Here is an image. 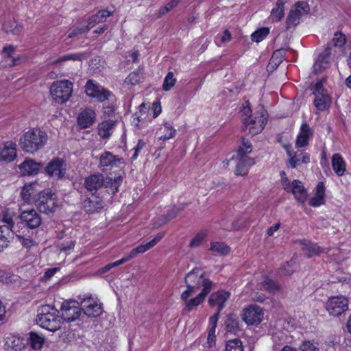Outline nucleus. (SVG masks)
<instances>
[{"label": "nucleus", "instance_id": "38", "mask_svg": "<svg viewBox=\"0 0 351 351\" xmlns=\"http://www.w3.org/2000/svg\"><path fill=\"white\" fill-rule=\"evenodd\" d=\"M261 285L265 291L271 294H276L280 289V285L277 282L267 277L264 279Z\"/></svg>", "mask_w": 351, "mask_h": 351}, {"label": "nucleus", "instance_id": "45", "mask_svg": "<svg viewBox=\"0 0 351 351\" xmlns=\"http://www.w3.org/2000/svg\"><path fill=\"white\" fill-rule=\"evenodd\" d=\"M29 341L31 346L35 349H40L44 343V337L38 335L36 332H29Z\"/></svg>", "mask_w": 351, "mask_h": 351}, {"label": "nucleus", "instance_id": "20", "mask_svg": "<svg viewBox=\"0 0 351 351\" xmlns=\"http://www.w3.org/2000/svg\"><path fill=\"white\" fill-rule=\"evenodd\" d=\"M332 55V47H326L324 51L319 56L313 65L315 73H321L330 66V56Z\"/></svg>", "mask_w": 351, "mask_h": 351}, {"label": "nucleus", "instance_id": "31", "mask_svg": "<svg viewBox=\"0 0 351 351\" xmlns=\"http://www.w3.org/2000/svg\"><path fill=\"white\" fill-rule=\"evenodd\" d=\"M12 232L8 226H0V252L8 246L12 239Z\"/></svg>", "mask_w": 351, "mask_h": 351}, {"label": "nucleus", "instance_id": "60", "mask_svg": "<svg viewBox=\"0 0 351 351\" xmlns=\"http://www.w3.org/2000/svg\"><path fill=\"white\" fill-rule=\"evenodd\" d=\"M324 93H328V92L326 89L324 88L322 81L320 80V81L317 82L314 86L313 95H316L322 94Z\"/></svg>", "mask_w": 351, "mask_h": 351}, {"label": "nucleus", "instance_id": "56", "mask_svg": "<svg viewBox=\"0 0 351 351\" xmlns=\"http://www.w3.org/2000/svg\"><path fill=\"white\" fill-rule=\"evenodd\" d=\"M279 272L282 275L290 276L293 274V269L289 262L285 263L279 269Z\"/></svg>", "mask_w": 351, "mask_h": 351}, {"label": "nucleus", "instance_id": "44", "mask_svg": "<svg viewBox=\"0 0 351 351\" xmlns=\"http://www.w3.org/2000/svg\"><path fill=\"white\" fill-rule=\"evenodd\" d=\"M143 79V73L141 70H136L131 73L125 79V82L131 85H136Z\"/></svg>", "mask_w": 351, "mask_h": 351}, {"label": "nucleus", "instance_id": "11", "mask_svg": "<svg viewBox=\"0 0 351 351\" xmlns=\"http://www.w3.org/2000/svg\"><path fill=\"white\" fill-rule=\"evenodd\" d=\"M263 309L256 305H251L243 310L242 319L247 325H258L263 318Z\"/></svg>", "mask_w": 351, "mask_h": 351}, {"label": "nucleus", "instance_id": "16", "mask_svg": "<svg viewBox=\"0 0 351 351\" xmlns=\"http://www.w3.org/2000/svg\"><path fill=\"white\" fill-rule=\"evenodd\" d=\"M104 184V177L101 173L93 174L87 177L84 180V187L90 191L92 195H95L96 192Z\"/></svg>", "mask_w": 351, "mask_h": 351}, {"label": "nucleus", "instance_id": "41", "mask_svg": "<svg viewBox=\"0 0 351 351\" xmlns=\"http://www.w3.org/2000/svg\"><path fill=\"white\" fill-rule=\"evenodd\" d=\"M285 50L279 49L276 50L270 59L269 66L271 67H277L285 59Z\"/></svg>", "mask_w": 351, "mask_h": 351}, {"label": "nucleus", "instance_id": "17", "mask_svg": "<svg viewBox=\"0 0 351 351\" xmlns=\"http://www.w3.org/2000/svg\"><path fill=\"white\" fill-rule=\"evenodd\" d=\"M95 112L90 108H87L80 112L77 117V124L81 129L89 128L95 123Z\"/></svg>", "mask_w": 351, "mask_h": 351}, {"label": "nucleus", "instance_id": "25", "mask_svg": "<svg viewBox=\"0 0 351 351\" xmlns=\"http://www.w3.org/2000/svg\"><path fill=\"white\" fill-rule=\"evenodd\" d=\"M16 156V144L12 141L6 142L3 148H0V160L11 162Z\"/></svg>", "mask_w": 351, "mask_h": 351}, {"label": "nucleus", "instance_id": "49", "mask_svg": "<svg viewBox=\"0 0 351 351\" xmlns=\"http://www.w3.org/2000/svg\"><path fill=\"white\" fill-rule=\"evenodd\" d=\"M176 83V79L173 77V73L170 71L165 77L162 89L165 91H169L175 86Z\"/></svg>", "mask_w": 351, "mask_h": 351}, {"label": "nucleus", "instance_id": "4", "mask_svg": "<svg viewBox=\"0 0 351 351\" xmlns=\"http://www.w3.org/2000/svg\"><path fill=\"white\" fill-rule=\"evenodd\" d=\"M37 209L43 213L50 214L56 211L58 207V199L51 189H45L38 193L34 200Z\"/></svg>", "mask_w": 351, "mask_h": 351}, {"label": "nucleus", "instance_id": "47", "mask_svg": "<svg viewBox=\"0 0 351 351\" xmlns=\"http://www.w3.org/2000/svg\"><path fill=\"white\" fill-rule=\"evenodd\" d=\"M269 33V29L262 27L255 31L251 36L252 41L259 43L262 41Z\"/></svg>", "mask_w": 351, "mask_h": 351}, {"label": "nucleus", "instance_id": "36", "mask_svg": "<svg viewBox=\"0 0 351 351\" xmlns=\"http://www.w3.org/2000/svg\"><path fill=\"white\" fill-rule=\"evenodd\" d=\"M112 13L107 10H99L95 14L91 16L88 19V24L92 25L93 27L97 23H103L106 21V18L110 16Z\"/></svg>", "mask_w": 351, "mask_h": 351}, {"label": "nucleus", "instance_id": "58", "mask_svg": "<svg viewBox=\"0 0 351 351\" xmlns=\"http://www.w3.org/2000/svg\"><path fill=\"white\" fill-rule=\"evenodd\" d=\"M126 263L125 261V259L124 258V257H123L120 260H118L114 263H109L107 265H106L104 268H103V271L104 272H106L108 271H109L111 268L114 267H117V266H119L121 264H123Z\"/></svg>", "mask_w": 351, "mask_h": 351}, {"label": "nucleus", "instance_id": "48", "mask_svg": "<svg viewBox=\"0 0 351 351\" xmlns=\"http://www.w3.org/2000/svg\"><path fill=\"white\" fill-rule=\"evenodd\" d=\"M230 247L224 243L215 242L211 243L210 250L216 252L221 254H227L230 252Z\"/></svg>", "mask_w": 351, "mask_h": 351}, {"label": "nucleus", "instance_id": "7", "mask_svg": "<svg viewBox=\"0 0 351 351\" xmlns=\"http://www.w3.org/2000/svg\"><path fill=\"white\" fill-rule=\"evenodd\" d=\"M85 92L88 97L96 98L100 102L108 100L112 94L111 92L93 80L87 81L85 85Z\"/></svg>", "mask_w": 351, "mask_h": 351}, {"label": "nucleus", "instance_id": "23", "mask_svg": "<svg viewBox=\"0 0 351 351\" xmlns=\"http://www.w3.org/2000/svg\"><path fill=\"white\" fill-rule=\"evenodd\" d=\"M310 162V156L308 153L302 150H298L293 152L289 156L288 165L292 169H295L300 163L308 164Z\"/></svg>", "mask_w": 351, "mask_h": 351}, {"label": "nucleus", "instance_id": "5", "mask_svg": "<svg viewBox=\"0 0 351 351\" xmlns=\"http://www.w3.org/2000/svg\"><path fill=\"white\" fill-rule=\"evenodd\" d=\"M53 99L59 104L65 103L73 93V83L64 80L53 82L50 88Z\"/></svg>", "mask_w": 351, "mask_h": 351}, {"label": "nucleus", "instance_id": "15", "mask_svg": "<svg viewBox=\"0 0 351 351\" xmlns=\"http://www.w3.org/2000/svg\"><path fill=\"white\" fill-rule=\"evenodd\" d=\"M165 236L164 232L158 233L156 237L149 242L145 244H141L134 248L128 254L124 256L125 261L128 262L130 260L134 258L138 254L144 253L148 250L155 246Z\"/></svg>", "mask_w": 351, "mask_h": 351}, {"label": "nucleus", "instance_id": "33", "mask_svg": "<svg viewBox=\"0 0 351 351\" xmlns=\"http://www.w3.org/2000/svg\"><path fill=\"white\" fill-rule=\"evenodd\" d=\"M115 122L108 120L101 122L98 125V134L103 138H108L110 136V130L114 126Z\"/></svg>", "mask_w": 351, "mask_h": 351}, {"label": "nucleus", "instance_id": "18", "mask_svg": "<svg viewBox=\"0 0 351 351\" xmlns=\"http://www.w3.org/2000/svg\"><path fill=\"white\" fill-rule=\"evenodd\" d=\"M104 205V202L102 199L95 195H92L90 197L86 198L82 203L84 211L88 213L99 212L103 208Z\"/></svg>", "mask_w": 351, "mask_h": 351}, {"label": "nucleus", "instance_id": "59", "mask_svg": "<svg viewBox=\"0 0 351 351\" xmlns=\"http://www.w3.org/2000/svg\"><path fill=\"white\" fill-rule=\"evenodd\" d=\"M126 263L125 261V259L124 258V257H123L120 260H118L114 263H109L107 265H106L104 268H103V271L104 272H106L108 271H109L111 268L114 267H117V266H119L121 264H123Z\"/></svg>", "mask_w": 351, "mask_h": 351}, {"label": "nucleus", "instance_id": "14", "mask_svg": "<svg viewBox=\"0 0 351 351\" xmlns=\"http://www.w3.org/2000/svg\"><path fill=\"white\" fill-rule=\"evenodd\" d=\"M20 219L22 223L30 229L39 227L42 222L40 215L34 209L23 211L20 215Z\"/></svg>", "mask_w": 351, "mask_h": 351}, {"label": "nucleus", "instance_id": "32", "mask_svg": "<svg viewBox=\"0 0 351 351\" xmlns=\"http://www.w3.org/2000/svg\"><path fill=\"white\" fill-rule=\"evenodd\" d=\"M287 0H277L276 7L271 11L270 17L273 21H280L285 15L284 5Z\"/></svg>", "mask_w": 351, "mask_h": 351}, {"label": "nucleus", "instance_id": "12", "mask_svg": "<svg viewBox=\"0 0 351 351\" xmlns=\"http://www.w3.org/2000/svg\"><path fill=\"white\" fill-rule=\"evenodd\" d=\"M123 164L124 160L122 158L113 155L110 152H105L99 157V167L103 171L119 168Z\"/></svg>", "mask_w": 351, "mask_h": 351}, {"label": "nucleus", "instance_id": "21", "mask_svg": "<svg viewBox=\"0 0 351 351\" xmlns=\"http://www.w3.org/2000/svg\"><path fill=\"white\" fill-rule=\"evenodd\" d=\"M87 302V304L84 305V308H83L84 314H86L89 317H97L99 316L102 312L103 309L101 304H97L94 302L91 297L89 296L86 297L82 299V303Z\"/></svg>", "mask_w": 351, "mask_h": 351}, {"label": "nucleus", "instance_id": "57", "mask_svg": "<svg viewBox=\"0 0 351 351\" xmlns=\"http://www.w3.org/2000/svg\"><path fill=\"white\" fill-rule=\"evenodd\" d=\"M75 245V241H70L69 242H66V243L64 242V243H62L61 244H60L59 248L61 252H66L67 251H69L71 249H73Z\"/></svg>", "mask_w": 351, "mask_h": 351}, {"label": "nucleus", "instance_id": "10", "mask_svg": "<svg viewBox=\"0 0 351 351\" xmlns=\"http://www.w3.org/2000/svg\"><path fill=\"white\" fill-rule=\"evenodd\" d=\"M66 170V164L65 161L60 158H56L51 160L46 166L45 173L51 178L59 180L62 179Z\"/></svg>", "mask_w": 351, "mask_h": 351}, {"label": "nucleus", "instance_id": "13", "mask_svg": "<svg viewBox=\"0 0 351 351\" xmlns=\"http://www.w3.org/2000/svg\"><path fill=\"white\" fill-rule=\"evenodd\" d=\"M81 308L75 301L64 302L61 306L62 317L67 322L77 319L81 314Z\"/></svg>", "mask_w": 351, "mask_h": 351}, {"label": "nucleus", "instance_id": "29", "mask_svg": "<svg viewBox=\"0 0 351 351\" xmlns=\"http://www.w3.org/2000/svg\"><path fill=\"white\" fill-rule=\"evenodd\" d=\"M331 99L328 93L315 95L314 104L318 110H325L329 108Z\"/></svg>", "mask_w": 351, "mask_h": 351}, {"label": "nucleus", "instance_id": "39", "mask_svg": "<svg viewBox=\"0 0 351 351\" xmlns=\"http://www.w3.org/2000/svg\"><path fill=\"white\" fill-rule=\"evenodd\" d=\"M87 56L85 53H70V54H66L61 57H60L58 59H57L56 61H54V64H59L65 61L72 60V61H82L84 58H86Z\"/></svg>", "mask_w": 351, "mask_h": 351}, {"label": "nucleus", "instance_id": "64", "mask_svg": "<svg viewBox=\"0 0 351 351\" xmlns=\"http://www.w3.org/2000/svg\"><path fill=\"white\" fill-rule=\"evenodd\" d=\"M316 195L324 197L325 195V187L323 182H319L316 187Z\"/></svg>", "mask_w": 351, "mask_h": 351}, {"label": "nucleus", "instance_id": "9", "mask_svg": "<svg viewBox=\"0 0 351 351\" xmlns=\"http://www.w3.org/2000/svg\"><path fill=\"white\" fill-rule=\"evenodd\" d=\"M267 112L262 110L261 116L246 117L243 119V124L245 129L248 128L249 133L252 136L258 134L262 132L265 123H267Z\"/></svg>", "mask_w": 351, "mask_h": 351}, {"label": "nucleus", "instance_id": "61", "mask_svg": "<svg viewBox=\"0 0 351 351\" xmlns=\"http://www.w3.org/2000/svg\"><path fill=\"white\" fill-rule=\"evenodd\" d=\"M220 313L221 312L217 311L213 316H211L210 317V319H209V324L210 326V328L216 329Z\"/></svg>", "mask_w": 351, "mask_h": 351}, {"label": "nucleus", "instance_id": "50", "mask_svg": "<svg viewBox=\"0 0 351 351\" xmlns=\"http://www.w3.org/2000/svg\"><path fill=\"white\" fill-rule=\"evenodd\" d=\"M165 130L167 131L166 134L163 136H161L158 138L159 141H166L170 138H172L175 136L176 130L173 128V127L169 123L165 122L163 124Z\"/></svg>", "mask_w": 351, "mask_h": 351}, {"label": "nucleus", "instance_id": "55", "mask_svg": "<svg viewBox=\"0 0 351 351\" xmlns=\"http://www.w3.org/2000/svg\"><path fill=\"white\" fill-rule=\"evenodd\" d=\"M324 197L316 195L309 200V205L313 207L319 206L324 204Z\"/></svg>", "mask_w": 351, "mask_h": 351}, {"label": "nucleus", "instance_id": "34", "mask_svg": "<svg viewBox=\"0 0 351 351\" xmlns=\"http://www.w3.org/2000/svg\"><path fill=\"white\" fill-rule=\"evenodd\" d=\"M38 184L36 182H30L25 184L23 187L21 193L22 199L25 202H29L32 199L33 195H34L36 190L34 189Z\"/></svg>", "mask_w": 351, "mask_h": 351}, {"label": "nucleus", "instance_id": "27", "mask_svg": "<svg viewBox=\"0 0 351 351\" xmlns=\"http://www.w3.org/2000/svg\"><path fill=\"white\" fill-rule=\"evenodd\" d=\"M312 136V131L309 125L306 123L302 124L300 132L297 136L295 145L298 147H304L308 144L310 137Z\"/></svg>", "mask_w": 351, "mask_h": 351}, {"label": "nucleus", "instance_id": "52", "mask_svg": "<svg viewBox=\"0 0 351 351\" xmlns=\"http://www.w3.org/2000/svg\"><path fill=\"white\" fill-rule=\"evenodd\" d=\"M206 237V232L205 231H200L191 241V242L189 243V247H195L199 246L202 244L203 240L205 239Z\"/></svg>", "mask_w": 351, "mask_h": 351}, {"label": "nucleus", "instance_id": "62", "mask_svg": "<svg viewBox=\"0 0 351 351\" xmlns=\"http://www.w3.org/2000/svg\"><path fill=\"white\" fill-rule=\"evenodd\" d=\"M19 242L23 247L27 248L30 247L32 244V240L29 239L25 238L23 237L19 236L18 237Z\"/></svg>", "mask_w": 351, "mask_h": 351}, {"label": "nucleus", "instance_id": "6", "mask_svg": "<svg viewBox=\"0 0 351 351\" xmlns=\"http://www.w3.org/2000/svg\"><path fill=\"white\" fill-rule=\"evenodd\" d=\"M348 300L343 296L330 297L326 303V308L330 315L338 317L348 309Z\"/></svg>", "mask_w": 351, "mask_h": 351}, {"label": "nucleus", "instance_id": "53", "mask_svg": "<svg viewBox=\"0 0 351 351\" xmlns=\"http://www.w3.org/2000/svg\"><path fill=\"white\" fill-rule=\"evenodd\" d=\"M183 208V207L182 208H178L176 206H173L167 213V215L165 216H164V221H163V223H167V221L173 219V218H175L178 213H179V211L180 210H182Z\"/></svg>", "mask_w": 351, "mask_h": 351}, {"label": "nucleus", "instance_id": "30", "mask_svg": "<svg viewBox=\"0 0 351 351\" xmlns=\"http://www.w3.org/2000/svg\"><path fill=\"white\" fill-rule=\"evenodd\" d=\"M332 166L338 176H341L346 171V163L339 154H335L332 157Z\"/></svg>", "mask_w": 351, "mask_h": 351}, {"label": "nucleus", "instance_id": "3", "mask_svg": "<svg viewBox=\"0 0 351 351\" xmlns=\"http://www.w3.org/2000/svg\"><path fill=\"white\" fill-rule=\"evenodd\" d=\"M36 322L42 328L55 332L61 327L59 311L51 305H44L37 311Z\"/></svg>", "mask_w": 351, "mask_h": 351}, {"label": "nucleus", "instance_id": "1", "mask_svg": "<svg viewBox=\"0 0 351 351\" xmlns=\"http://www.w3.org/2000/svg\"><path fill=\"white\" fill-rule=\"evenodd\" d=\"M204 275L199 268H194L186 275L184 281L187 289L180 296L185 304L184 313H189L201 304L213 289L214 284L208 278H205Z\"/></svg>", "mask_w": 351, "mask_h": 351}, {"label": "nucleus", "instance_id": "46", "mask_svg": "<svg viewBox=\"0 0 351 351\" xmlns=\"http://www.w3.org/2000/svg\"><path fill=\"white\" fill-rule=\"evenodd\" d=\"M225 351H243L241 341L237 338L228 341Z\"/></svg>", "mask_w": 351, "mask_h": 351}, {"label": "nucleus", "instance_id": "2", "mask_svg": "<svg viewBox=\"0 0 351 351\" xmlns=\"http://www.w3.org/2000/svg\"><path fill=\"white\" fill-rule=\"evenodd\" d=\"M47 141L48 135L46 132L33 128L23 134L20 138L19 145L24 152L34 154L43 149Z\"/></svg>", "mask_w": 351, "mask_h": 351}, {"label": "nucleus", "instance_id": "22", "mask_svg": "<svg viewBox=\"0 0 351 351\" xmlns=\"http://www.w3.org/2000/svg\"><path fill=\"white\" fill-rule=\"evenodd\" d=\"M42 167L41 163L32 159H26L19 165L21 172L28 176L37 174Z\"/></svg>", "mask_w": 351, "mask_h": 351}, {"label": "nucleus", "instance_id": "19", "mask_svg": "<svg viewBox=\"0 0 351 351\" xmlns=\"http://www.w3.org/2000/svg\"><path fill=\"white\" fill-rule=\"evenodd\" d=\"M230 296L229 292L223 290L214 292L209 297L208 304L210 306H217V311L221 312Z\"/></svg>", "mask_w": 351, "mask_h": 351}, {"label": "nucleus", "instance_id": "43", "mask_svg": "<svg viewBox=\"0 0 351 351\" xmlns=\"http://www.w3.org/2000/svg\"><path fill=\"white\" fill-rule=\"evenodd\" d=\"M23 26L18 25L16 21H12L3 24V29L6 33L19 34L22 30Z\"/></svg>", "mask_w": 351, "mask_h": 351}, {"label": "nucleus", "instance_id": "40", "mask_svg": "<svg viewBox=\"0 0 351 351\" xmlns=\"http://www.w3.org/2000/svg\"><path fill=\"white\" fill-rule=\"evenodd\" d=\"M346 42V36L341 32H337L334 34V37L332 40L328 43L327 47H332V50L333 47H342L344 46Z\"/></svg>", "mask_w": 351, "mask_h": 351}, {"label": "nucleus", "instance_id": "28", "mask_svg": "<svg viewBox=\"0 0 351 351\" xmlns=\"http://www.w3.org/2000/svg\"><path fill=\"white\" fill-rule=\"evenodd\" d=\"M290 192L293 194L296 200L300 203H304L307 199V192L302 182L298 180H294L292 182V187Z\"/></svg>", "mask_w": 351, "mask_h": 351}, {"label": "nucleus", "instance_id": "54", "mask_svg": "<svg viewBox=\"0 0 351 351\" xmlns=\"http://www.w3.org/2000/svg\"><path fill=\"white\" fill-rule=\"evenodd\" d=\"M300 350L301 351H317L318 349L313 342L305 341L300 346Z\"/></svg>", "mask_w": 351, "mask_h": 351}, {"label": "nucleus", "instance_id": "37", "mask_svg": "<svg viewBox=\"0 0 351 351\" xmlns=\"http://www.w3.org/2000/svg\"><path fill=\"white\" fill-rule=\"evenodd\" d=\"M302 244V250L306 252L308 257H312L319 254L320 247L316 243H313L308 241H304Z\"/></svg>", "mask_w": 351, "mask_h": 351}, {"label": "nucleus", "instance_id": "63", "mask_svg": "<svg viewBox=\"0 0 351 351\" xmlns=\"http://www.w3.org/2000/svg\"><path fill=\"white\" fill-rule=\"evenodd\" d=\"M153 106H154V115H153V117L154 118H156V117H157L161 113L162 108H161L160 104L158 101L154 102L153 103Z\"/></svg>", "mask_w": 351, "mask_h": 351}, {"label": "nucleus", "instance_id": "8", "mask_svg": "<svg viewBox=\"0 0 351 351\" xmlns=\"http://www.w3.org/2000/svg\"><path fill=\"white\" fill-rule=\"evenodd\" d=\"M308 5L304 1H298L295 4V8L291 9L286 19V28L287 29L295 27L300 22L303 14L308 13Z\"/></svg>", "mask_w": 351, "mask_h": 351}, {"label": "nucleus", "instance_id": "24", "mask_svg": "<svg viewBox=\"0 0 351 351\" xmlns=\"http://www.w3.org/2000/svg\"><path fill=\"white\" fill-rule=\"evenodd\" d=\"M239 157V159L236 166L235 174L243 176L247 174L250 167L255 164V160L247 156Z\"/></svg>", "mask_w": 351, "mask_h": 351}, {"label": "nucleus", "instance_id": "42", "mask_svg": "<svg viewBox=\"0 0 351 351\" xmlns=\"http://www.w3.org/2000/svg\"><path fill=\"white\" fill-rule=\"evenodd\" d=\"M252 152V145L246 138H242L241 145L237 150V155L239 156H247Z\"/></svg>", "mask_w": 351, "mask_h": 351}, {"label": "nucleus", "instance_id": "26", "mask_svg": "<svg viewBox=\"0 0 351 351\" xmlns=\"http://www.w3.org/2000/svg\"><path fill=\"white\" fill-rule=\"evenodd\" d=\"M224 325L227 332L237 335L241 331L239 319L236 314L230 313L227 315Z\"/></svg>", "mask_w": 351, "mask_h": 351}, {"label": "nucleus", "instance_id": "35", "mask_svg": "<svg viewBox=\"0 0 351 351\" xmlns=\"http://www.w3.org/2000/svg\"><path fill=\"white\" fill-rule=\"evenodd\" d=\"M122 182L121 177H117L114 179L111 178H107L104 179L105 187L108 189V192L111 194H114L118 191L119 187Z\"/></svg>", "mask_w": 351, "mask_h": 351}, {"label": "nucleus", "instance_id": "51", "mask_svg": "<svg viewBox=\"0 0 351 351\" xmlns=\"http://www.w3.org/2000/svg\"><path fill=\"white\" fill-rule=\"evenodd\" d=\"M181 0H171L169 3H167L165 6L161 7L158 13V16L161 17L166 13L169 12L173 8L176 7Z\"/></svg>", "mask_w": 351, "mask_h": 351}]
</instances>
